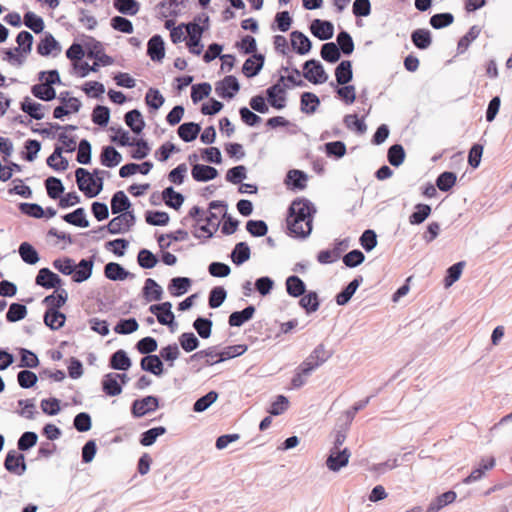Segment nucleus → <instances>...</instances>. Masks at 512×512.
<instances>
[{
    "label": "nucleus",
    "mask_w": 512,
    "mask_h": 512,
    "mask_svg": "<svg viewBox=\"0 0 512 512\" xmlns=\"http://www.w3.org/2000/svg\"><path fill=\"white\" fill-rule=\"evenodd\" d=\"M316 213V208L312 202L307 199L294 200L288 209L286 224H312L313 216Z\"/></svg>",
    "instance_id": "obj_1"
},
{
    "label": "nucleus",
    "mask_w": 512,
    "mask_h": 512,
    "mask_svg": "<svg viewBox=\"0 0 512 512\" xmlns=\"http://www.w3.org/2000/svg\"><path fill=\"white\" fill-rule=\"evenodd\" d=\"M78 188L87 198H94L103 189V177H93L87 169L77 168L75 171Z\"/></svg>",
    "instance_id": "obj_2"
},
{
    "label": "nucleus",
    "mask_w": 512,
    "mask_h": 512,
    "mask_svg": "<svg viewBox=\"0 0 512 512\" xmlns=\"http://www.w3.org/2000/svg\"><path fill=\"white\" fill-rule=\"evenodd\" d=\"M228 205L225 201L215 200L209 203L206 224H240L227 212Z\"/></svg>",
    "instance_id": "obj_3"
},
{
    "label": "nucleus",
    "mask_w": 512,
    "mask_h": 512,
    "mask_svg": "<svg viewBox=\"0 0 512 512\" xmlns=\"http://www.w3.org/2000/svg\"><path fill=\"white\" fill-rule=\"evenodd\" d=\"M161 407L160 398L155 395H147L132 401L130 412L133 418L139 419L147 414L155 412Z\"/></svg>",
    "instance_id": "obj_4"
},
{
    "label": "nucleus",
    "mask_w": 512,
    "mask_h": 512,
    "mask_svg": "<svg viewBox=\"0 0 512 512\" xmlns=\"http://www.w3.org/2000/svg\"><path fill=\"white\" fill-rule=\"evenodd\" d=\"M332 355V350H327L323 343L318 344L310 355L302 362L303 373L312 374L313 371L330 359Z\"/></svg>",
    "instance_id": "obj_5"
},
{
    "label": "nucleus",
    "mask_w": 512,
    "mask_h": 512,
    "mask_svg": "<svg viewBox=\"0 0 512 512\" xmlns=\"http://www.w3.org/2000/svg\"><path fill=\"white\" fill-rule=\"evenodd\" d=\"M303 76L313 84H322L328 80V74L323 65L315 59L307 60L304 63Z\"/></svg>",
    "instance_id": "obj_6"
},
{
    "label": "nucleus",
    "mask_w": 512,
    "mask_h": 512,
    "mask_svg": "<svg viewBox=\"0 0 512 512\" xmlns=\"http://www.w3.org/2000/svg\"><path fill=\"white\" fill-rule=\"evenodd\" d=\"M35 284L44 289H62V285L64 284L62 278L48 267H43L39 269L36 277Z\"/></svg>",
    "instance_id": "obj_7"
},
{
    "label": "nucleus",
    "mask_w": 512,
    "mask_h": 512,
    "mask_svg": "<svg viewBox=\"0 0 512 512\" xmlns=\"http://www.w3.org/2000/svg\"><path fill=\"white\" fill-rule=\"evenodd\" d=\"M3 465L9 473L17 476H22L27 470L24 454L15 450L7 452Z\"/></svg>",
    "instance_id": "obj_8"
},
{
    "label": "nucleus",
    "mask_w": 512,
    "mask_h": 512,
    "mask_svg": "<svg viewBox=\"0 0 512 512\" xmlns=\"http://www.w3.org/2000/svg\"><path fill=\"white\" fill-rule=\"evenodd\" d=\"M351 452L348 448L330 449L326 459V466L332 472H338L348 465Z\"/></svg>",
    "instance_id": "obj_9"
},
{
    "label": "nucleus",
    "mask_w": 512,
    "mask_h": 512,
    "mask_svg": "<svg viewBox=\"0 0 512 512\" xmlns=\"http://www.w3.org/2000/svg\"><path fill=\"white\" fill-rule=\"evenodd\" d=\"M240 90L238 79L233 75L225 76L215 84L216 94L223 99H232Z\"/></svg>",
    "instance_id": "obj_10"
},
{
    "label": "nucleus",
    "mask_w": 512,
    "mask_h": 512,
    "mask_svg": "<svg viewBox=\"0 0 512 512\" xmlns=\"http://www.w3.org/2000/svg\"><path fill=\"white\" fill-rule=\"evenodd\" d=\"M287 85L275 83L266 90L267 102L275 109L281 110L286 105Z\"/></svg>",
    "instance_id": "obj_11"
},
{
    "label": "nucleus",
    "mask_w": 512,
    "mask_h": 512,
    "mask_svg": "<svg viewBox=\"0 0 512 512\" xmlns=\"http://www.w3.org/2000/svg\"><path fill=\"white\" fill-rule=\"evenodd\" d=\"M248 350V345L246 344H236L224 347L221 351H219V359L216 361H211L207 359L204 362L205 366H213L217 363H221L236 357L243 355Z\"/></svg>",
    "instance_id": "obj_12"
},
{
    "label": "nucleus",
    "mask_w": 512,
    "mask_h": 512,
    "mask_svg": "<svg viewBox=\"0 0 512 512\" xmlns=\"http://www.w3.org/2000/svg\"><path fill=\"white\" fill-rule=\"evenodd\" d=\"M363 282V277L361 275L355 276L346 286H344L340 292H338L335 296V301L339 306L347 305L353 295L356 293L357 289Z\"/></svg>",
    "instance_id": "obj_13"
},
{
    "label": "nucleus",
    "mask_w": 512,
    "mask_h": 512,
    "mask_svg": "<svg viewBox=\"0 0 512 512\" xmlns=\"http://www.w3.org/2000/svg\"><path fill=\"white\" fill-rule=\"evenodd\" d=\"M94 259V256H90L79 261L72 275L73 282L82 283L87 281L92 276Z\"/></svg>",
    "instance_id": "obj_14"
},
{
    "label": "nucleus",
    "mask_w": 512,
    "mask_h": 512,
    "mask_svg": "<svg viewBox=\"0 0 512 512\" xmlns=\"http://www.w3.org/2000/svg\"><path fill=\"white\" fill-rule=\"evenodd\" d=\"M310 31L319 40L326 41L333 37L334 26L330 21L314 19L311 22Z\"/></svg>",
    "instance_id": "obj_15"
},
{
    "label": "nucleus",
    "mask_w": 512,
    "mask_h": 512,
    "mask_svg": "<svg viewBox=\"0 0 512 512\" xmlns=\"http://www.w3.org/2000/svg\"><path fill=\"white\" fill-rule=\"evenodd\" d=\"M140 367L143 371L161 377L165 373L164 364L157 354L144 356L140 360Z\"/></svg>",
    "instance_id": "obj_16"
},
{
    "label": "nucleus",
    "mask_w": 512,
    "mask_h": 512,
    "mask_svg": "<svg viewBox=\"0 0 512 512\" xmlns=\"http://www.w3.org/2000/svg\"><path fill=\"white\" fill-rule=\"evenodd\" d=\"M104 276L111 281H124L127 278L135 277L133 273L117 262H109L104 266Z\"/></svg>",
    "instance_id": "obj_17"
},
{
    "label": "nucleus",
    "mask_w": 512,
    "mask_h": 512,
    "mask_svg": "<svg viewBox=\"0 0 512 512\" xmlns=\"http://www.w3.org/2000/svg\"><path fill=\"white\" fill-rule=\"evenodd\" d=\"M142 297L146 302L160 301L163 298V288L153 278H147L141 290Z\"/></svg>",
    "instance_id": "obj_18"
},
{
    "label": "nucleus",
    "mask_w": 512,
    "mask_h": 512,
    "mask_svg": "<svg viewBox=\"0 0 512 512\" xmlns=\"http://www.w3.org/2000/svg\"><path fill=\"white\" fill-rule=\"evenodd\" d=\"M193 284V281L189 277L177 276L170 279L167 289L171 296L181 297L186 294Z\"/></svg>",
    "instance_id": "obj_19"
},
{
    "label": "nucleus",
    "mask_w": 512,
    "mask_h": 512,
    "mask_svg": "<svg viewBox=\"0 0 512 512\" xmlns=\"http://www.w3.org/2000/svg\"><path fill=\"white\" fill-rule=\"evenodd\" d=\"M147 55L152 61L160 62L165 56V43L163 38L156 34L147 43Z\"/></svg>",
    "instance_id": "obj_20"
},
{
    "label": "nucleus",
    "mask_w": 512,
    "mask_h": 512,
    "mask_svg": "<svg viewBox=\"0 0 512 512\" xmlns=\"http://www.w3.org/2000/svg\"><path fill=\"white\" fill-rule=\"evenodd\" d=\"M265 62L263 54H253L247 58L243 64L242 72L247 78H253L257 76L262 70Z\"/></svg>",
    "instance_id": "obj_21"
},
{
    "label": "nucleus",
    "mask_w": 512,
    "mask_h": 512,
    "mask_svg": "<svg viewBox=\"0 0 512 512\" xmlns=\"http://www.w3.org/2000/svg\"><path fill=\"white\" fill-rule=\"evenodd\" d=\"M117 377L115 372H109L102 377V391L109 397H115L122 393V384H119Z\"/></svg>",
    "instance_id": "obj_22"
},
{
    "label": "nucleus",
    "mask_w": 512,
    "mask_h": 512,
    "mask_svg": "<svg viewBox=\"0 0 512 512\" xmlns=\"http://www.w3.org/2000/svg\"><path fill=\"white\" fill-rule=\"evenodd\" d=\"M299 306L305 311L307 315H310L314 312H316L320 305H321V299L319 298V295L314 290H308L306 291L301 297H299Z\"/></svg>",
    "instance_id": "obj_23"
},
{
    "label": "nucleus",
    "mask_w": 512,
    "mask_h": 512,
    "mask_svg": "<svg viewBox=\"0 0 512 512\" xmlns=\"http://www.w3.org/2000/svg\"><path fill=\"white\" fill-rule=\"evenodd\" d=\"M108 365L113 370L125 372L132 366V361L125 350L118 349L111 354Z\"/></svg>",
    "instance_id": "obj_24"
},
{
    "label": "nucleus",
    "mask_w": 512,
    "mask_h": 512,
    "mask_svg": "<svg viewBox=\"0 0 512 512\" xmlns=\"http://www.w3.org/2000/svg\"><path fill=\"white\" fill-rule=\"evenodd\" d=\"M291 46L299 55H306L312 48L311 40L301 31H293L290 34Z\"/></svg>",
    "instance_id": "obj_25"
},
{
    "label": "nucleus",
    "mask_w": 512,
    "mask_h": 512,
    "mask_svg": "<svg viewBox=\"0 0 512 512\" xmlns=\"http://www.w3.org/2000/svg\"><path fill=\"white\" fill-rule=\"evenodd\" d=\"M256 312L254 305L249 304L240 311H234L229 315L228 324L231 327H240L251 320Z\"/></svg>",
    "instance_id": "obj_26"
},
{
    "label": "nucleus",
    "mask_w": 512,
    "mask_h": 512,
    "mask_svg": "<svg viewBox=\"0 0 512 512\" xmlns=\"http://www.w3.org/2000/svg\"><path fill=\"white\" fill-rule=\"evenodd\" d=\"M308 175L298 169L289 170L286 174L285 184L293 190H303L307 186Z\"/></svg>",
    "instance_id": "obj_27"
},
{
    "label": "nucleus",
    "mask_w": 512,
    "mask_h": 512,
    "mask_svg": "<svg viewBox=\"0 0 512 512\" xmlns=\"http://www.w3.org/2000/svg\"><path fill=\"white\" fill-rule=\"evenodd\" d=\"M496 464V460L494 457H488L486 459H481L478 467L474 468L471 473L463 480L465 484H470L472 482L480 480L486 471L492 469Z\"/></svg>",
    "instance_id": "obj_28"
},
{
    "label": "nucleus",
    "mask_w": 512,
    "mask_h": 512,
    "mask_svg": "<svg viewBox=\"0 0 512 512\" xmlns=\"http://www.w3.org/2000/svg\"><path fill=\"white\" fill-rule=\"evenodd\" d=\"M43 321L50 330L56 331L65 325L66 315L60 309L46 310L43 315Z\"/></svg>",
    "instance_id": "obj_29"
},
{
    "label": "nucleus",
    "mask_w": 512,
    "mask_h": 512,
    "mask_svg": "<svg viewBox=\"0 0 512 512\" xmlns=\"http://www.w3.org/2000/svg\"><path fill=\"white\" fill-rule=\"evenodd\" d=\"M192 177L197 182H207L218 176V171L216 168L204 165V164H194L191 170Z\"/></svg>",
    "instance_id": "obj_30"
},
{
    "label": "nucleus",
    "mask_w": 512,
    "mask_h": 512,
    "mask_svg": "<svg viewBox=\"0 0 512 512\" xmlns=\"http://www.w3.org/2000/svg\"><path fill=\"white\" fill-rule=\"evenodd\" d=\"M68 300V293L65 289L54 290L50 295H47L43 300L42 304L47 307L46 310L60 309L63 307Z\"/></svg>",
    "instance_id": "obj_31"
},
{
    "label": "nucleus",
    "mask_w": 512,
    "mask_h": 512,
    "mask_svg": "<svg viewBox=\"0 0 512 512\" xmlns=\"http://www.w3.org/2000/svg\"><path fill=\"white\" fill-rule=\"evenodd\" d=\"M285 286L287 294L293 298H299L307 291L305 282L297 275L288 276Z\"/></svg>",
    "instance_id": "obj_32"
},
{
    "label": "nucleus",
    "mask_w": 512,
    "mask_h": 512,
    "mask_svg": "<svg viewBox=\"0 0 512 512\" xmlns=\"http://www.w3.org/2000/svg\"><path fill=\"white\" fill-rule=\"evenodd\" d=\"M132 226H98L97 229L90 230L85 235L91 236L95 240L105 237L106 233L116 235L125 234L131 230Z\"/></svg>",
    "instance_id": "obj_33"
},
{
    "label": "nucleus",
    "mask_w": 512,
    "mask_h": 512,
    "mask_svg": "<svg viewBox=\"0 0 512 512\" xmlns=\"http://www.w3.org/2000/svg\"><path fill=\"white\" fill-rule=\"evenodd\" d=\"M230 257L236 266H241L251 257L249 245L244 241L238 242L232 249Z\"/></svg>",
    "instance_id": "obj_34"
},
{
    "label": "nucleus",
    "mask_w": 512,
    "mask_h": 512,
    "mask_svg": "<svg viewBox=\"0 0 512 512\" xmlns=\"http://www.w3.org/2000/svg\"><path fill=\"white\" fill-rule=\"evenodd\" d=\"M124 121L131 131L137 135L140 134L145 127V121L138 109L128 111L124 116Z\"/></svg>",
    "instance_id": "obj_35"
},
{
    "label": "nucleus",
    "mask_w": 512,
    "mask_h": 512,
    "mask_svg": "<svg viewBox=\"0 0 512 512\" xmlns=\"http://www.w3.org/2000/svg\"><path fill=\"white\" fill-rule=\"evenodd\" d=\"M20 356L18 367L25 369H34L40 365L39 358L35 352L30 349L19 347L17 348Z\"/></svg>",
    "instance_id": "obj_36"
},
{
    "label": "nucleus",
    "mask_w": 512,
    "mask_h": 512,
    "mask_svg": "<svg viewBox=\"0 0 512 512\" xmlns=\"http://www.w3.org/2000/svg\"><path fill=\"white\" fill-rule=\"evenodd\" d=\"M122 161L121 154L113 146H104L100 154V162L103 166L113 168Z\"/></svg>",
    "instance_id": "obj_37"
},
{
    "label": "nucleus",
    "mask_w": 512,
    "mask_h": 512,
    "mask_svg": "<svg viewBox=\"0 0 512 512\" xmlns=\"http://www.w3.org/2000/svg\"><path fill=\"white\" fill-rule=\"evenodd\" d=\"M18 253L23 262L28 265H35L40 260V255L36 248L29 242H22L18 247Z\"/></svg>",
    "instance_id": "obj_38"
},
{
    "label": "nucleus",
    "mask_w": 512,
    "mask_h": 512,
    "mask_svg": "<svg viewBox=\"0 0 512 512\" xmlns=\"http://www.w3.org/2000/svg\"><path fill=\"white\" fill-rule=\"evenodd\" d=\"M411 41L420 50L428 49L432 44V35L428 29L419 28L411 33Z\"/></svg>",
    "instance_id": "obj_39"
},
{
    "label": "nucleus",
    "mask_w": 512,
    "mask_h": 512,
    "mask_svg": "<svg viewBox=\"0 0 512 512\" xmlns=\"http://www.w3.org/2000/svg\"><path fill=\"white\" fill-rule=\"evenodd\" d=\"M201 131V126L198 123L195 122H185L181 124L178 129L177 133L179 137L184 142H192L194 141L197 136L199 135Z\"/></svg>",
    "instance_id": "obj_40"
},
{
    "label": "nucleus",
    "mask_w": 512,
    "mask_h": 512,
    "mask_svg": "<svg viewBox=\"0 0 512 512\" xmlns=\"http://www.w3.org/2000/svg\"><path fill=\"white\" fill-rule=\"evenodd\" d=\"M456 497V492H454L453 490L446 491L438 495L435 499H433L430 502L426 512H438L448 504L452 503L456 499Z\"/></svg>",
    "instance_id": "obj_41"
},
{
    "label": "nucleus",
    "mask_w": 512,
    "mask_h": 512,
    "mask_svg": "<svg viewBox=\"0 0 512 512\" xmlns=\"http://www.w3.org/2000/svg\"><path fill=\"white\" fill-rule=\"evenodd\" d=\"M320 105L319 97L312 92H303L300 97V110L305 114H313Z\"/></svg>",
    "instance_id": "obj_42"
},
{
    "label": "nucleus",
    "mask_w": 512,
    "mask_h": 512,
    "mask_svg": "<svg viewBox=\"0 0 512 512\" xmlns=\"http://www.w3.org/2000/svg\"><path fill=\"white\" fill-rule=\"evenodd\" d=\"M335 77L338 85H346L353 78L352 63L349 60L341 61L335 68Z\"/></svg>",
    "instance_id": "obj_43"
},
{
    "label": "nucleus",
    "mask_w": 512,
    "mask_h": 512,
    "mask_svg": "<svg viewBox=\"0 0 512 512\" xmlns=\"http://www.w3.org/2000/svg\"><path fill=\"white\" fill-rule=\"evenodd\" d=\"M131 202L123 191H117L111 198V211L112 214L124 213L129 211Z\"/></svg>",
    "instance_id": "obj_44"
},
{
    "label": "nucleus",
    "mask_w": 512,
    "mask_h": 512,
    "mask_svg": "<svg viewBox=\"0 0 512 512\" xmlns=\"http://www.w3.org/2000/svg\"><path fill=\"white\" fill-rule=\"evenodd\" d=\"M136 261L142 269H152L159 263V258L151 250L141 248L137 253Z\"/></svg>",
    "instance_id": "obj_45"
},
{
    "label": "nucleus",
    "mask_w": 512,
    "mask_h": 512,
    "mask_svg": "<svg viewBox=\"0 0 512 512\" xmlns=\"http://www.w3.org/2000/svg\"><path fill=\"white\" fill-rule=\"evenodd\" d=\"M219 393L215 390H210L205 395L199 397L193 404L192 410L196 413H202L211 407L218 399Z\"/></svg>",
    "instance_id": "obj_46"
},
{
    "label": "nucleus",
    "mask_w": 512,
    "mask_h": 512,
    "mask_svg": "<svg viewBox=\"0 0 512 512\" xmlns=\"http://www.w3.org/2000/svg\"><path fill=\"white\" fill-rule=\"evenodd\" d=\"M53 50L61 51L59 42L50 33H47L37 45V52L41 56H49Z\"/></svg>",
    "instance_id": "obj_47"
},
{
    "label": "nucleus",
    "mask_w": 512,
    "mask_h": 512,
    "mask_svg": "<svg viewBox=\"0 0 512 512\" xmlns=\"http://www.w3.org/2000/svg\"><path fill=\"white\" fill-rule=\"evenodd\" d=\"M465 265V261H459L447 268L443 279L445 288H449L460 279Z\"/></svg>",
    "instance_id": "obj_48"
},
{
    "label": "nucleus",
    "mask_w": 512,
    "mask_h": 512,
    "mask_svg": "<svg viewBox=\"0 0 512 512\" xmlns=\"http://www.w3.org/2000/svg\"><path fill=\"white\" fill-rule=\"evenodd\" d=\"M42 108V104L38 102H33L28 96H26L24 100L20 103V109L35 120H41L44 118Z\"/></svg>",
    "instance_id": "obj_49"
},
{
    "label": "nucleus",
    "mask_w": 512,
    "mask_h": 512,
    "mask_svg": "<svg viewBox=\"0 0 512 512\" xmlns=\"http://www.w3.org/2000/svg\"><path fill=\"white\" fill-rule=\"evenodd\" d=\"M167 432L166 427L156 426L150 428L140 434L139 443L144 447L152 446L159 436L164 435Z\"/></svg>",
    "instance_id": "obj_50"
},
{
    "label": "nucleus",
    "mask_w": 512,
    "mask_h": 512,
    "mask_svg": "<svg viewBox=\"0 0 512 512\" xmlns=\"http://www.w3.org/2000/svg\"><path fill=\"white\" fill-rule=\"evenodd\" d=\"M192 327L200 338L208 339L212 334L213 321L210 318L198 316L193 321Z\"/></svg>",
    "instance_id": "obj_51"
},
{
    "label": "nucleus",
    "mask_w": 512,
    "mask_h": 512,
    "mask_svg": "<svg viewBox=\"0 0 512 512\" xmlns=\"http://www.w3.org/2000/svg\"><path fill=\"white\" fill-rule=\"evenodd\" d=\"M31 93L34 97L46 102L56 98L55 88L45 83L33 85L31 87Z\"/></svg>",
    "instance_id": "obj_52"
},
{
    "label": "nucleus",
    "mask_w": 512,
    "mask_h": 512,
    "mask_svg": "<svg viewBox=\"0 0 512 512\" xmlns=\"http://www.w3.org/2000/svg\"><path fill=\"white\" fill-rule=\"evenodd\" d=\"M180 347L187 353L193 352L201 345L200 340L193 332H183L178 337Z\"/></svg>",
    "instance_id": "obj_53"
},
{
    "label": "nucleus",
    "mask_w": 512,
    "mask_h": 512,
    "mask_svg": "<svg viewBox=\"0 0 512 512\" xmlns=\"http://www.w3.org/2000/svg\"><path fill=\"white\" fill-rule=\"evenodd\" d=\"M139 328V323L134 317L130 318H121L116 325L114 326L113 330L115 333L120 335H128L136 332Z\"/></svg>",
    "instance_id": "obj_54"
},
{
    "label": "nucleus",
    "mask_w": 512,
    "mask_h": 512,
    "mask_svg": "<svg viewBox=\"0 0 512 512\" xmlns=\"http://www.w3.org/2000/svg\"><path fill=\"white\" fill-rule=\"evenodd\" d=\"M162 198L167 206L174 209H179L184 202V196L181 193L176 192L172 186L163 190Z\"/></svg>",
    "instance_id": "obj_55"
},
{
    "label": "nucleus",
    "mask_w": 512,
    "mask_h": 512,
    "mask_svg": "<svg viewBox=\"0 0 512 512\" xmlns=\"http://www.w3.org/2000/svg\"><path fill=\"white\" fill-rule=\"evenodd\" d=\"M28 310L26 305L18 302H13L9 305L6 312V320L9 323H15L27 316Z\"/></svg>",
    "instance_id": "obj_56"
},
{
    "label": "nucleus",
    "mask_w": 512,
    "mask_h": 512,
    "mask_svg": "<svg viewBox=\"0 0 512 512\" xmlns=\"http://www.w3.org/2000/svg\"><path fill=\"white\" fill-rule=\"evenodd\" d=\"M113 5L123 15L134 16L140 9V4L136 0H113Z\"/></svg>",
    "instance_id": "obj_57"
},
{
    "label": "nucleus",
    "mask_w": 512,
    "mask_h": 512,
    "mask_svg": "<svg viewBox=\"0 0 512 512\" xmlns=\"http://www.w3.org/2000/svg\"><path fill=\"white\" fill-rule=\"evenodd\" d=\"M227 298V290L223 286L213 287L208 295V306L211 309L219 308Z\"/></svg>",
    "instance_id": "obj_58"
},
{
    "label": "nucleus",
    "mask_w": 512,
    "mask_h": 512,
    "mask_svg": "<svg viewBox=\"0 0 512 512\" xmlns=\"http://www.w3.org/2000/svg\"><path fill=\"white\" fill-rule=\"evenodd\" d=\"M320 55L328 63H336L341 57L340 49L334 42L324 43L321 47Z\"/></svg>",
    "instance_id": "obj_59"
},
{
    "label": "nucleus",
    "mask_w": 512,
    "mask_h": 512,
    "mask_svg": "<svg viewBox=\"0 0 512 512\" xmlns=\"http://www.w3.org/2000/svg\"><path fill=\"white\" fill-rule=\"evenodd\" d=\"M337 46L340 49V53L342 52L344 55H351L354 51V41L351 37V35L345 31L342 30L338 33L336 37Z\"/></svg>",
    "instance_id": "obj_60"
},
{
    "label": "nucleus",
    "mask_w": 512,
    "mask_h": 512,
    "mask_svg": "<svg viewBox=\"0 0 512 512\" xmlns=\"http://www.w3.org/2000/svg\"><path fill=\"white\" fill-rule=\"evenodd\" d=\"M52 266L63 275L68 276L73 275L76 263L72 258L64 256L53 260Z\"/></svg>",
    "instance_id": "obj_61"
},
{
    "label": "nucleus",
    "mask_w": 512,
    "mask_h": 512,
    "mask_svg": "<svg viewBox=\"0 0 512 512\" xmlns=\"http://www.w3.org/2000/svg\"><path fill=\"white\" fill-rule=\"evenodd\" d=\"M159 357L162 362H168L170 367H173L174 361L180 356L179 346L176 343L168 344L160 349Z\"/></svg>",
    "instance_id": "obj_62"
},
{
    "label": "nucleus",
    "mask_w": 512,
    "mask_h": 512,
    "mask_svg": "<svg viewBox=\"0 0 512 512\" xmlns=\"http://www.w3.org/2000/svg\"><path fill=\"white\" fill-rule=\"evenodd\" d=\"M158 348V342L154 337L141 338L135 345V349L142 355H152Z\"/></svg>",
    "instance_id": "obj_63"
},
{
    "label": "nucleus",
    "mask_w": 512,
    "mask_h": 512,
    "mask_svg": "<svg viewBox=\"0 0 512 512\" xmlns=\"http://www.w3.org/2000/svg\"><path fill=\"white\" fill-rule=\"evenodd\" d=\"M47 194L51 199H58L64 192V185L59 178L50 176L45 180Z\"/></svg>",
    "instance_id": "obj_64"
}]
</instances>
